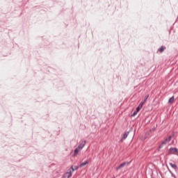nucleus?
Listing matches in <instances>:
<instances>
[{
	"mask_svg": "<svg viewBox=\"0 0 178 178\" xmlns=\"http://www.w3.org/2000/svg\"><path fill=\"white\" fill-rule=\"evenodd\" d=\"M86 143L87 142L86 140L80 142L78 147L74 151V156H76V155H77L79 154V152H80V151H81V149H83V148H84V147H86Z\"/></svg>",
	"mask_w": 178,
	"mask_h": 178,
	"instance_id": "f257e3e1",
	"label": "nucleus"
},
{
	"mask_svg": "<svg viewBox=\"0 0 178 178\" xmlns=\"http://www.w3.org/2000/svg\"><path fill=\"white\" fill-rule=\"evenodd\" d=\"M171 140H172V136H169L168 138H167L161 143V145L159 146V148H162V147H163V145H166V144H167L168 143H169Z\"/></svg>",
	"mask_w": 178,
	"mask_h": 178,
	"instance_id": "f03ea898",
	"label": "nucleus"
},
{
	"mask_svg": "<svg viewBox=\"0 0 178 178\" xmlns=\"http://www.w3.org/2000/svg\"><path fill=\"white\" fill-rule=\"evenodd\" d=\"M129 163H130V162H129V161H126V162H124V163H121V164L116 168V170H119L120 169H122V168H124V166H129Z\"/></svg>",
	"mask_w": 178,
	"mask_h": 178,
	"instance_id": "7ed1b4c3",
	"label": "nucleus"
},
{
	"mask_svg": "<svg viewBox=\"0 0 178 178\" xmlns=\"http://www.w3.org/2000/svg\"><path fill=\"white\" fill-rule=\"evenodd\" d=\"M72 175H73V172L70 170H67L66 173L64 174L63 177L64 178H70L72 177Z\"/></svg>",
	"mask_w": 178,
	"mask_h": 178,
	"instance_id": "20e7f679",
	"label": "nucleus"
},
{
	"mask_svg": "<svg viewBox=\"0 0 178 178\" xmlns=\"http://www.w3.org/2000/svg\"><path fill=\"white\" fill-rule=\"evenodd\" d=\"M177 151L176 147H171L168 149V154H175Z\"/></svg>",
	"mask_w": 178,
	"mask_h": 178,
	"instance_id": "39448f33",
	"label": "nucleus"
},
{
	"mask_svg": "<svg viewBox=\"0 0 178 178\" xmlns=\"http://www.w3.org/2000/svg\"><path fill=\"white\" fill-rule=\"evenodd\" d=\"M79 169V166L77 165H72L69 170H71V172L73 173L74 170H77Z\"/></svg>",
	"mask_w": 178,
	"mask_h": 178,
	"instance_id": "423d86ee",
	"label": "nucleus"
},
{
	"mask_svg": "<svg viewBox=\"0 0 178 178\" xmlns=\"http://www.w3.org/2000/svg\"><path fill=\"white\" fill-rule=\"evenodd\" d=\"M88 163H90V161L87 160V161H84L83 163H81L79 165V168H83V166H86V165H88Z\"/></svg>",
	"mask_w": 178,
	"mask_h": 178,
	"instance_id": "0eeeda50",
	"label": "nucleus"
},
{
	"mask_svg": "<svg viewBox=\"0 0 178 178\" xmlns=\"http://www.w3.org/2000/svg\"><path fill=\"white\" fill-rule=\"evenodd\" d=\"M169 165L170 166H171V168H172V169H175V170L177 169V165L176 164L170 163Z\"/></svg>",
	"mask_w": 178,
	"mask_h": 178,
	"instance_id": "6e6552de",
	"label": "nucleus"
},
{
	"mask_svg": "<svg viewBox=\"0 0 178 178\" xmlns=\"http://www.w3.org/2000/svg\"><path fill=\"white\" fill-rule=\"evenodd\" d=\"M127 136H129V131H127L124 134L123 137L121 140H126V138H127Z\"/></svg>",
	"mask_w": 178,
	"mask_h": 178,
	"instance_id": "1a4fd4ad",
	"label": "nucleus"
},
{
	"mask_svg": "<svg viewBox=\"0 0 178 178\" xmlns=\"http://www.w3.org/2000/svg\"><path fill=\"white\" fill-rule=\"evenodd\" d=\"M166 47H165L164 46H161L160 49H159V51L162 53L163 52V51H165Z\"/></svg>",
	"mask_w": 178,
	"mask_h": 178,
	"instance_id": "9d476101",
	"label": "nucleus"
},
{
	"mask_svg": "<svg viewBox=\"0 0 178 178\" xmlns=\"http://www.w3.org/2000/svg\"><path fill=\"white\" fill-rule=\"evenodd\" d=\"M173 101H175V97H170L168 100V104H172Z\"/></svg>",
	"mask_w": 178,
	"mask_h": 178,
	"instance_id": "9b49d317",
	"label": "nucleus"
},
{
	"mask_svg": "<svg viewBox=\"0 0 178 178\" xmlns=\"http://www.w3.org/2000/svg\"><path fill=\"white\" fill-rule=\"evenodd\" d=\"M143 108V106L140 104L138 105V106L136 108L137 112H140V110Z\"/></svg>",
	"mask_w": 178,
	"mask_h": 178,
	"instance_id": "f8f14e48",
	"label": "nucleus"
},
{
	"mask_svg": "<svg viewBox=\"0 0 178 178\" xmlns=\"http://www.w3.org/2000/svg\"><path fill=\"white\" fill-rule=\"evenodd\" d=\"M137 113H138V111H137L136 110L133 113V114L131 115L132 117L136 116V115H137Z\"/></svg>",
	"mask_w": 178,
	"mask_h": 178,
	"instance_id": "ddd939ff",
	"label": "nucleus"
},
{
	"mask_svg": "<svg viewBox=\"0 0 178 178\" xmlns=\"http://www.w3.org/2000/svg\"><path fill=\"white\" fill-rule=\"evenodd\" d=\"M145 100H143L139 105H141V106H143L144 105V104H145Z\"/></svg>",
	"mask_w": 178,
	"mask_h": 178,
	"instance_id": "4468645a",
	"label": "nucleus"
},
{
	"mask_svg": "<svg viewBox=\"0 0 178 178\" xmlns=\"http://www.w3.org/2000/svg\"><path fill=\"white\" fill-rule=\"evenodd\" d=\"M149 95H147L145 97V99L144 101L147 102V100L148 99Z\"/></svg>",
	"mask_w": 178,
	"mask_h": 178,
	"instance_id": "2eb2a0df",
	"label": "nucleus"
},
{
	"mask_svg": "<svg viewBox=\"0 0 178 178\" xmlns=\"http://www.w3.org/2000/svg\"><path fill=\"white\" fill-rule=\"evenodd\" d=\"M150 131H155V128L152 129Z\"/></svg>",
	"mask_w": 178,
	"mask_h": 178,
	"instance_id": "dca6fc26",
	"label": "nucleus"
},
{
	"mask_svg": "<svg viewBox=\"0 0 178 178\" xmlns=\"http://www.w3.org/2000/svg\"><path fill=\"white\" fill-rule=\"evenodd\" d=\"M175 154H178V149H177Z\"/></svg>",
	"mask_w": 178,
	"mask_h": 178,
	"instance_id": "f3484780",
	"label": "nucleus"
}]
</instances>
